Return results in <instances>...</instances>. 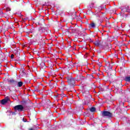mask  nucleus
I'll use <instances>...</instances> for the list:
<instances>
[{"label": "nucleus", "instance_id": "nucleus-1", "mask_svg": "<svg viewBox=\"0 0 130 130\" xmlns=\"http://www.w3.org/2000/svg\"><path fill=\"white\" fill-rule=\"evenodd\" d=\"M83 96L84 97V104L88 105L91 101V98H92V95L90 94L89 91L83 92Z\"/></svg>", "mask_w": 130, "mask_h": 130}, {"label": "nucleus", "instance_id": "nucleus-2", "mask_svg": "<svg viewBox=\"0 0 130 130\" xmlns=\"http://www.w3.org/2000/svg\"><path fill=\"white\" fill-rule=\"evenodd\" d=\"M67 82L69 86H70V87L72 88V87H74L75 84V78L72 77H67Z\"/></svg>", "mask_w": 130, "mask_h": 130}, {"label": "nucleus", "instance_id": "nucleus-3", "mask_svg": "<svg viewBox=\"0 0 130 130\" xmlns=\"http://www.w3.org/2000/svg\"><path fill=\"white\" fill-rule=\"evenodd\" d=\"M101 115L103 117H112V113H110V112L106 111H101Z\"/></svg>", "mask_w": 130, "mask_h": 130}, {"label": "nucleus", "instance_id": "nucleus-4", "mask_svg": "<svg viewBox=\"0 0 130 130\" xmlns=\"http://www.w3.org/2000/svg\"><path fill=\"white\" fill-rule=\"evenodd\" d=\"M38 31H39V32H40V33H41V34L42 33H45V31L46 32V33H50V32H51L50 30L48 29L47 27H39L38 29Z\"/></svg>", "mask_w": 130, "mask_h": 130}, {"label": "nucleus", "instance_id": "nucleus-5", "mask_svg": "<svg viewBox=\"0 0 130 130\" xmlns=\"http://www.w3.org/2000/svg\"><path fill=\"white\" fill-rule=\"evenodd\" d=\"M14 110L15 111H19L21 112L24 110V106L22 105H16L14 107Z\"/></svg>", "mask_w": 130, "mask_h": 130}, {"label": "nucleus", "instance_id": "nucleus-6", "mask_svg": "<svg viewBox=\"0 0 130 130\" xmlns=\"http://www.w3.org/2000/svg\"><path fill=\"white\" fill-rule=\"evenodd\" d=\"M42 102L44 106H47V107L49 108L50 107V106H51V102L49 100H48L47 101L46 100L42 101Z\"/></svg>", "mask_w": 130, "mask_h": 130}, {"label": "nucleus", "instance_id": "nucleus-7", "mask_svg": "<svg viewBox=\"0 0 130 130\" xmlns=\"http://www.w3.org/2000/svg\"><path fill=\"white\" fill-rule=\"evenodd\" d=\"M94 45L96 46H100V47H105V45L103 44V41H95L94 43Z\"/></svg>", "mask_w": 130, "mask_h": 130}, {"label": "nucleus", "instance_id": "nucleus-8", "mask_svg": "<svg viewBox=\"0 0 130 130\" xmlns=\"http://www.w3.org/2000/svg\"><path fill=\"white\" fill-rule=\"evenodd\" d=\"M27 33H32L34 36H37L38 35V32L36 31V30L35 29L31 28L27 30Z\"/></svg>", "mask_w": 130, "mask_h": 130}, {"label": "nucleus", "instance_id": "nucleus-9", "mask_svg": "<svg viewBox=\"0 0 130 130\" xmlns=\"http://www.w3.org/2000/svg\"><path fill=\"white\" fill-rule=\"evenodd\" d=\"M2 27L3 28V30H4V31H8V29H9V23H4Z\"/></svg>", "mask_w": 130, "mask_h": 130}, {"label": "nucleus", "instance_id": "nucleus-10", "mask_svg": "<svg viewBox=\"0 0 130 130\" xmlns=\"http://www.w3.org/2000/svg\"><path fill=\"white\" fill-rule=\"evenodd\" d=\"M8 83H10V84H11V85H17V81L11 79L10 80H9V79H8Z\"/></svg>", "mask_w": 130, "mask_h": 130}, {"label": "nucleus", "instance_id": "nucleus-11", "mask_svg": "<svg viewBox=\"0 0 130 130\" xmlns=\"http://www.w3.org/2000/svg\"><path fill=\"white\" fill-rule=\"evenodd\" d=\"M29 76L27 75V77L29 78H26V79L25 80L26 82H27V83H30V79H32V78H33V74H32V73L29 74Z\"/></svg>", "mask_w": 130, "mask_h": 130}, {"label": "nucleus", "instance_id": "nucleus-12", "mask_svg": "<svg viewBox=\"0 0 130 130\" xmlns=\"http://www.w3.org/2000/svg\"><path fill=\"white\" fill-rule=\"evenodd\" d=\"M44 21H45L43 18H42V19H40V20L38 21H36V24H37L38 25H39L40 26H41V25H42V24H43V23H44Z\"/></svg>", "mask_w": 130, "mask_h": 130}, {"label": "nucleus", "instance_id": "nucleus-13", "mask_svg": "<svg viewBox=\"0 0 130 130\" xmlns=\"http://www.w3.org/2000/svg\"><path fill=\"white\" fill-rule=\"evenodd\" d=\"M9 100H10V99H3L1 101V104H2V105H5V104L8 103V102H9Z\"/></svg>", "mask_w": 130, "mask_h": 130}, {"label": "nucleus", "instance_id": "nucleus-14", "mask_svg": "<svg viewBox=\"0 0 130 130\" xmlns=\"http://www.w3.org/2000/svg\"><path fill=\"white\" fill-rule=\"evenodd\" d=\"M56 98H59V99H60V100H62V98H63V97H64V96H66V94H58L57 95H55Z\"/></svg>", "mask_w": 130, "mask_h": 130}, {"label": "nucleus", "instance_id": "nucleus-15", "mask_svg": "<svg viewBox=\"0 0 130 130\" xmlns=\"http://www.w3.org/2000/svg\"><path fill=\"white\" fill-rule=\"evenodd\" d=\"M14 53H15V55L16 56V57H19L20 56V51H17V50H14Z\"/></svg>", "mask_w": 130, "mask_h": 130}, {"label": "nucleus", "instance_id": "nucleus-16", "mask_svg": "<svg viewBox=\"0 0 130 130\" xmlns=\"http://www.w3.org/2000/svg\"><path fill=\"white\" fill-rule=\"evenodd\" d=\"M16 85H17V87L20 88V87H22L23 86V82H22V81H19V82L17 81Z\"/></svg>", "mask_w": 130, "mask_h": 130}, {"label": "nucleus", "instance_id": "nucleus-17", "mask_svg": "<svg viewBox=\"0 0 130 130\" xmlns=\"http://www.w3.org/2000/svg\"><path fill=\"white\" fill-rule=\"evenodd\" d=\"M18 60L21 61V60H25V56H19L17 58Z\"/></svg>", "mask_w": 130, "mask_h": 130}, {"label": "nucleus", "instance_id": "nucleus-18", "mask_svg": "<svg viewBox=\"0 0 130 130\" xmlns=\"http://www.w3.org/2000/svg\"><path fill=\"white\" fill-rule=\"evenodd\" d=\"M77 78H78V80H82L84 77L82 76V74L78 73V74H77Z\"/></svg>", "mask_w": 130, "mask_h": 130}, {"label": "nucleus", "instance_id": "nucleus-19", "mask_svg": "<svg viewBox=\"0 0 130 130\" xmlns=\"http://www.w3.org/2000/svg\"><path fill=\"white\" fill-rule=\"evenodd\" d=\"M67 113L68 114H73V109H72V108L67 110Z\"/></svg>", "mask_w": 130, "mask_h": 130}, {"label": "nucleus", "instance_id": "nucleus-20", "mask_svg": "<svg viewBox=\"0 0 130 130\" xmlns=\"http://www.w3.org/2000/svg\"><path fill=\"white\" fill-rule=\"evenodd\" d=\"M125 82H130V76H126L124 78Z\"/></svg>", "mask_w": 130, "mask_h": 130}, {"label": "nucleus", "instance_id": "nucleus-21", "mask_svg": "<svg viewBox=\"0 0 130 130\" xmlns=\"http://www.w3.org/2000/svg\"><path fill=\"white\" fill-rule=\"evenodd\" d=\"M130 20V13L126 14V21H129Z\"/></svg>", "mask_w": 130, "mask_h": 130}, {"label": "nucleus", "instance_id": "nucleus-22", "mask_svg": "<svg viewBox=\"0 0 130 130\" xmlns=\"http://www.w3.org/2000/svg\"><path fill=\"white\" fill-rule=\"evenodd\" d=\"M89 26H90V27H91V28H95V26H96V25L95 24V23L92 22L90 24H89Z\"/></svg>", "mask_w": 130, "mask_h": 130}, {"label": "nucleus", "instance_id": "nucleus-23", "mask_svg": "<svg viewBox=\"0 0 130 130\" xmlns=\"http://www.w3.org/2000/svg\"><path fill=\"white\" fill-rule=\"evenodd\" d=\"M90 111L91 112H95V111H96V108H95L94 107H91L90 109Z\"/></svg>", "mask_w": 130, "mask_h": 130}, {"label": "nucleus", "instance_id": "nucleus-24", "mask_svg": "<svg viewBox=\"0 0 130 130\" xmlns=\"http://www.w3.org/2000/svg\"><path fill=\"white\" fill-rule=\"evenodd\" d=\"M27 9H32V5L31 4H28L26 5Z\"/></svg>", "mask_w": 130, "mask_h": 130}, {"label": "nucleus", "instance_id": "nucleus-25", "mask_svg": "<svg viewBox=\"0 0 130 130\" xmlns=\"http://www.w3.org/2000/svg\"><path fill=\"white\" fill-rule=\"evenodd\" d=\"M63 90H64L65 91H67V90H68V86H64L63 87Z\"/></svg>", "mask_w": 130, "mask_h": 130}, {"label": "nucleus", "instance_id": "nucleus-26", "mask_svg": "<svg viewBox=\"0 0 130 130\" xmlns=\"http://www.w3.org/2000/svg\"><path fill=\"white\" fill-rule=\"evenodd\" d=\"M109 71L112 70V67L110 66V64H109Z\"/></svg>", "mask_w": 130, "mask_h": 130}, {"label": "nucleus", "instance_id": "nucleus-27", "mask_svg": "<svg viewBox=\"0 0 130 130\" xmlns=\"http://www.w3.org/2000/svg\"><path fill=\"white\" fill-rule=\"evenodd\" d=\"M70 30H73V31H76V29H74V27H71L70 28Z\"/></svg>", "mask_w": 130, "mask_h": 130}, {"label": "nucleus", "instance_id": "nucleus-28", "mask_svg": "<svg viewBox=\"0 0 130 130\" xmlns=\"http://www.w3.org/2000/svg\"><path fill=\"white\" fill-rule=\"evenodd\" d=\"M26 103H27V101H23L22 102V104H26Z\"/></svg>", "mask_w": 130, "mask_h": 130}, {"label": "nucleus", "instance_id": "nucleus-29", "mask_svg": "<svg viewBox=\"0 0 130 130\" xmlns=\"http://www.w3.org/2000/svg\"><path fill=\"white\" fill-rule=\"evenodd\" d=\"M3 31V27L0 26V33Z\"/></svg>", "mask_w": 130, "mask_h": 130}, {"label": "nucleus", "instance_id": "nucleus-30", "mask_svg": "<svg viewBox=\"0 0 130 130\" xmlns=\"http://www.w3.org/2000/svg\"><path fill=\"white\" fill-rule=\"evenodd\" d=\"M100 91H101L102 92H103V91H104V88H100Z\"/></svg>", "mask_w": 130, "mask_h": 130}, {"label": "nucleus", "instance_id": "nucleus-31", "mask_svg": "<svg viewBox=\"0 0 130 130\" xmlns=\"http://www.w3.org/2000/svg\"><path fill=\"white\" fill-rule=\"evenodd\" d=\"M35 91L36 92H38V89H37V87L35 88Z\"/></svg>", "mask_w": 130, "mask_h": 130}, {"label": "nucleus", "instance_id": "nucleus-32", "mask_svg": "<svg viewBox=\"0 0 130 130\" xmlns=\"http://www.w3.org/2000/svg\"><path fill=\"white\" fill-rule=\"evenodd\" d=\"M14 56H15V55L14 54H12L11 57V58H14Z\"/></svg>", "mask_w": 130, "mask_h": 130}, {"label": "nucleus", "instance_id": "nucleus-33", "mask_svg": "<svg viewBox=\"0 0 130 130\" xmlns=\"http://www.w3.org/2000/svg\"><path fill=\"white\" fill-rule=\"evenodd\" d=\"M22 73H23V74H25V72H24V71H25V69L24 68L22 69Z\"/></svg>", "mask_w": 130, "mask_h": 130}, {"label": "nucleus", "instance_id": "nucleus-34", "mask_svg": "<svg viewBox=\"0 0 130 130\" xmlns=\"http://www.w3.org/2000/svg\"><path fill=\"white\" fill-rule=\"evenodd\" d=\"M29 130H35V128H28Z\"/></svg>", "mask_w": 130, "mask_h": 130}, {"label": "nucleus", "instance_id": "nucleus-35", "mask_svg": "<svg viewBox=\"0 0 130 130\" xmlns=\"http://www.w3.org/2000/svg\"><path fill=\"white\" fill-rule=\"evenodd\" d=\"M101 64H102L101 62H99L98 63V65L100 66V67H101Z\"/></svg>", "mask_w": 130, "mask_h": 130}, {"label": "nucleus", "instance_id": "nucleus-36", "mask_svg": "<svg viewBox=\"0 0 130 130\" xmlns=\"http://www.w3.org/2000/svg\"><path fill=\"white\" fill-rule=\"evenodd\" d=\"M96 31H99V28H96Z\"/></svg>", "mask_w": 130, "mask_h": 130}, {"label": "nucleus", "instance_id": "nucleus-37", "mask_svg": "<svg viewBox=\"0 0 130 130\" xmlns=\"http://www.w3.org/2000/svg\"><path fill=\"white\" fill-rule=\"evenodd\" d=\"M90 77H91V78H92V79H93L94 78V76H93V75H90Z\"/></svg>", "mask_w": 130, "mask_h": 130}, {"label": "nucleus", "instance_id": "nucleus-38", "mask_svg": "<svg viewBox=\"0 0 130 130\" xmlns=\"http://www.w3.org/2000/svg\"><path fill=\"white\" fill-rule=\"evenodd\" d=\"M68 47H69V48H71V47H72V46H71V45H69V46H68Z\"/></svg>", "mask_w": 130, "mask_h": 130}, {"label": "nucleus", "instance_id": "nucleus-39", "mask_svg": "<svg viewBox=\"0 0 130 130\" xmlns=\"http://www.w3.org/2000/svg\"><path fill=\"white\" fill-rule=\"evenodd\" d=\"M98 12H97V11H96L94 15H96V14H98Z\"/></svg>", "mask_w": 130, "mask_h": 130}, {"label": "nucleus", "instance_id": "nucleus-40", "mask_svg": "<svg viewBox=\"0 0 130 130\" xmlns=\"http://www.w3.org/2000/svg\"><path fill=\"white\" fill-rule=\"evenodd\" d=\"M96 17H100L99 15H96Z\"/></svg>", "mask_w": 130, "mask_h": 130}, {"label": "nucleus", "instance_id": "nucleus-41", "mask_svg": "<svg viewBox=\"0 0 130 130\" xmlns=\"http://www.w3.org/2000/svg\"><path fill=\"white\" fill-rule=\"evenodd\" d=\"M106 46H108V45H107V44H106Z\"/></svg>", "mask_w": 130, "mask_h": 130}, {"label": "nucleus", "instance_id": "nucleus-42", "mask_svg": "<svg viewBox=\"0 0 130 130\" xmlns=\"http://www.w3.org/2000/svg\"><path fill=\"white\" fill-rule=\"evenodd\" d=\"M9 11H11V9H10Z\"/></svg>", "mask_w": 130, "mask_h": 130}, {"label": "nucleus", "instance_id": "nucleus-43", "mask_svg": "<svg viewBox=\"0 0 130 130\" xmlns=\"http://www.w3.org/2000/svg\"><path fill=\"white\" fill-rule=\"evenodd\" d=\"M104 43H105V44H106V42H105Z\"/></svg>", "mask_w": 130, "mask_h": 130}, {"label": "nucleus", "instance_id": "nucleus-44", "mask_svg": "<svg viewBox=\"0 0 130 130\" xmlns=\"http://www.w3.org/2000/svg\"><path fill=\"white\" fill-rule=\"evenodd\" d=\"M75 15H76V13H75Z\"/></svg>", "mask_w": 130, "mask_h": 130}, {"label": "nucleus", "instance_id": "nucleus-45", "mask_svg": "<svg viewBox=\"0 0 130 130\" xmlns=\"http://www.w3.org/2000/svg\"><path fill=\"white\" fill-rule=\"evenodd\" d=\"M68 102H69V101H68Z\"/></svg>", "mask_w": 130, "mask_h": 130}]
</instances>
